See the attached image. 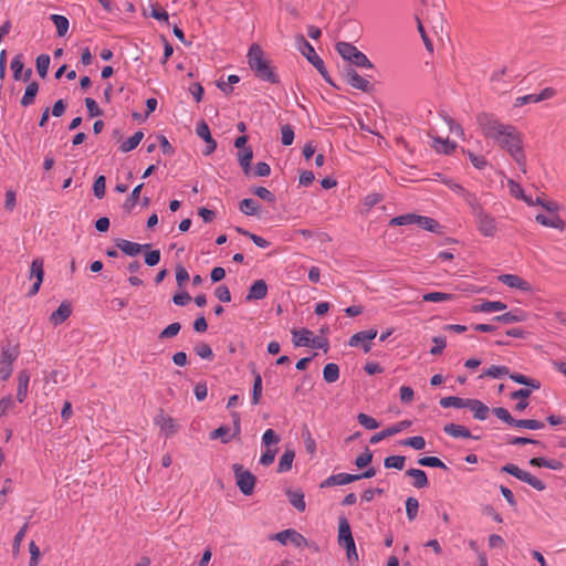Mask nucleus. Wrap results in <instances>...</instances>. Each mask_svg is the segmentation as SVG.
Segmentation results:
<instances>
[{"label":"nucleus","mask_w":566,"mask_h":566,"mask_svg":"<svg viewBox=\"0 0 566 566\" xmlns=\"http://www.w3.org/2000/svg\"><path fill=\"white\" fill-rule=\"evenodd\" d=\"M483 135L493 139L505 149L516 161L523 172L526 171V158L522 147L521 134L513 125L503 124L488 113H481L476 117Z\"/></svg>","instance_id":"1"},{"label":"nucleus","mask_w":566,"mask_h":566,"mask_svg":"<svg viewBox=\"0 0 566 566\" xmlns=\"http://www.w3.org/2000/svg\"><path fill=\"white\" fill-rule=\"evenodd\" d=\"M247 59L250 69L258 78L272 84H277L280 82L275 67L272 65V62L265 57L264 52L259 44L254 43L250 46Z\"/></svg>","instance_id":"2"},{"label":"nucleus","mask_w":566,"mask_h":566,"mask_svg":"<svg viewBox=\"0 0 566 566\" xmlns=\"http://www.w3.org/2000/svg\"><path fill=\"white\" fill-rule=\"evenodd\" d=\"M338 54L352 65L361 69H373L374 64L369 61L367 55L359 51L355 45L348 42H338L336 44Z\"/></svg>","instance_id":"3"},{"label":"nucleus","mask_w":566,"mask_h":566,"mask_svg":"<svg viewBox=\"0 0 566 566\" xmlns=\"http://www.w3.org/2000/svg\"><path fill=\"white\" fill-rule=\"evenodd\" d=\"M232 470L239 490L244 495H251L254 491L256 482L255 476L249 470H245L242 464L239 463H234L232 465Z\"/></svg>","instance_id":"4"},{"label":"nucleus","mask_w":566,"mask_h":566,"mask_svg":"<svg viewBox=\"0 0 566 566\" xmlns=\"http://www.w3.org/2000/svg\"><path fill=\"white\" fill-rule=\"evenodd\" d=\"M502 471L506 472L516 479L527 483L528 485L533 486L537 491L545 490L546 485L543 481L533 476L531 473L520 469L517 465L513 463H507L504 467H502Z\"/></svg>","instance_id":"5"},{"label":"nucleus","mask_w":566,"mask_h":566,"mask_svg":"<svg viewBox=\"0 0 566 566\" xmlns=\"http://www.w3.org/2000/svg\"><path fill=\"white\" fill-rule=\"evenodd\" d=\"M344 78L348 85L361 92L369 93L374 90L373 84L352 66L344 70Z\"/></svg>","instance_id":"6"},{"label":"nucleus","mask_w":566,"mask_h":566,"mask_svg":"<svg viewBox=\"0 0 566 566\" xmlns=\"http://www.w3.org/2000/svg\"><path fill=\"white\" fill-rule=\"evenodd\" d=\"M473 217L475 219L478 230L483 237L492 238L496 234L497 226L494 217L484 210Z\"/></svg>","instance_id":"7"},{"label":"nucleus","mask_w":566,"mask_h":566,"mask_svg":"<svg viewBox=\"0 0 566 566\" xmlns=\"http://www.w3.org/2000/svg\"><path fill=\"white\" fill-rule=\"evenodd\" d=\"M270 539L277 541L282 545L291 543L295 547H303L305 545H308V541L302 534L292 528H287L274 535H271Z\"/></svg>","instance_id":"8"},{"label":"nucleus","mask_w":566,"mask_h":566,"mask_svg":"<svg viewBox=\"0 0 566 566\" xmlns=\"http://www.w3.org/2000/svg\"><path fill=\"white\" fill-rule=\"evenodd\" d=\"M154 423L159 427L160 433L166 438L172 437L179 430L177 421L172 417L166 415L163 410H160L154 418Z\"/></svg>","instance_id":"9"},{"label":"nucleus","mask_w":566,"mask_h":566,"mask_svg":"<svg viewBox=\"0 0 566 566\" xmlns=\"http://www.w3.org/2000/svg\"><path fill=\"white\" fill-rule=\"evenodd\" d=\"M43 277H44L43 260L40 258L34 259L31 263L29 279L30 280L35 279V281L32 284L30 291L28 292L29 296H33L39 292L41 284L43 282Z\"/></svg>","instance_id":"10"},{"label":"nucleus","mask_w":566,"mask_h":566,"mask_svg":"<svg viewBox=\"0 0 566 566\" xmlns=\"http://www.w3.org/2000/svg\"><path fill=\"white\" fill-rule=\"evenodd\" d=\"M233 426H234V428H233L232 436L230 434V428L228 426H221L210 432V439L211 440L221 439V441L223 443H228L233 437L239 436L241 432V427H240V417L238 413H233Z\"/></svg>","instance_id":"11"},{"label":"nucleus","mask_w":566,"mask_h":566,"mask_svg":"<svg viewBox=\"0 0 566 566\" xmlns=\"http://www.w3.org/2000/svg\"><path fill=\"white\" fill-rule=\"evenodd\" d=\"M376 336H377L376 329L358 332L349 338L348 345L352 347H357V346L361 345L364 352L368 353L371 349L370 340H373Z\"/></svg>","instance_id":"12"},{"label":"nucleus","mask_w":566,"mask_h":566,"mask_svg":"<svg viewBox=\"0 0 566 566\" xmlns=\"http://www.w3.org/2000/svg\"><path fill=\"white\" fill-rule=\"evenodd\" d=\"M297 41L298 50L315 69L324 64V61L316 54L313 45L303 35H300Z\"/></svg>","instance_id":"13"},{"label":"nucleus","mask_w":566,"mask_h":566,"mask_svg":"<svg viewBox=\"0 0 566 566\" xmlns=\"http://www.w3.org/2000/svg\"><path fill=\"white\" fill-rule=\"evenodd\" d=\"M116 247L126 255L129 256H136L138 255L143 250L149 249L150 244H139L136 242H132L125 239H117L116 240Z\"/></svg>","instance_id":"14"},{"label":"nucleus","mask_w":566,"mask_h":566,"mask_svg":"<svg viewBox=\"0 0 566 566\" xmlns=\"http://www.w3.org/2000/svg\"><path fill=\"white\" fill-rule=\"evenodd\" d=\"M499 281L512 289H516L523 292L531 291V284L515 274H502L499 276Z\"/></svg>","instance_id":"15"},{"label":"nucleus","mask_w":566,"mask_h":566,"mask_svg":"<svg viewBox=\"0 0 566 566\" xmlns=\"http://www.w3.org/2000/svg\"><path fill=\"white\" fill-rule=\"evenodd\" d=\"M358 481V476L350 473L332 474L321 483V488H331L335 485H345Z\"/></svg>","instance_id":"16"},{"label":"nucleus","mask_w":566,"mask_h":566,"mask_svg":"<svg viewBox=\"0 0 566 566\" xmlns=\"http://www.w3.org/2000/svg\"><path fill=\"white\" fill-rule=\"evenodd\" d=\"M268 294V285L264 280H256L250 286L245 300L248 302L259 301L266 296Z\"/></svg>","instance_id":"17"},{"label":"nucleus","mask_w":566,"mask_h":566,"mask_svg":"<svg viewBox=\"0 0 566 566\" xmlns=\"http://www.w3.org/2000/svg\"><path fill=\"white\" fill-rule=\"evenodd\" d=\"M30 382V374L27 370H21L18 374V388L17 400L22 403L28 397V388Z\"/></svg>","instance_id":"18"},{"label":"nucleus","mask_w":566,"mask_h":566,"mask_svg":"<svg viewBox=\"0 0 566 566\" xmlns=\"http://www.w3.org/2000/svg\"><path fill=\"white\" fill-rule=\"evenodd\" d=\"M526 313L521 308H515L502 315L494 316L492 319L504 324H512L517 322H524L526 319Z\"/></svg>","instance_id":"19"},{"label":"nucleus","mask_w":566,"mask_h":566,"mask_svg":"<svg viewBox=\"0 0 566 566\" xmlns=\"http://www.w3.org/2000/svg\"><path fill=\"white\" fill-rule=\"evenodd\" d=\"M72 314V307L67 302L61 303L56 311L50 316V322L53 325H60L64 323Z\"/></svg>","instance_id":"20"},{"label":"nucleus","mask_w":566,"mask_h":566,"mask_svg":"<svg viewBox=\"0 0 566 566\" xmlns=\"http://www.w3.org/2000/svg\"><path fill=\"white\" fill-rule=\"evenodd\" d=\"M468 409L473 412V417L478 420H485L489 416L490 409L479 399H471L467 403Z\"/></svg>","instance_id":"21"},{"label":"nucleus","mask_w":566,"mask_h":566,"mask_svg":"<svg viewBox=\"0 0 566 566\" xmlns=\"http://www.w3.org/2000/svg\"><path fill=\"white\" fill-rule=\"evenodd\" d=\"M354 542V537L352 535L350 525L347 518H339L338 524V543L340 546H345L348 543Z\"/></svg>","instance_id":"22"},{"label":"nucleus","mask_w":566,"mask_h":566,"mask_svg":"<svg viewBox=\"0 0 566 566\" xmlns=\"http://www.w3.org/2000/svg\"><path fill=\"white\" fill-rule=\"evenodd\" d=\"M443 431L453 438H464V439L473 438L471 434V431L467 427L461 426V424L447 423L443 427Z\"/></svg>","instance_id":"23"},{"label":"nucleus","mask_w":566,"mask_h":566,"mask_svg":"<svg viewBox=\"0 0 566 566\" xmlns=\"http://www.w3.org/2000/svg\"><path fill=\"white\" fill-rule=\"evenodd\" d=\"M530 464L538 468H548L554 471H560L564 468L562 461L557 459H546V458H533L530 460Z\"/></svg>","instance_id":"24"},{"label":"nucleus","mask_w":566,"mask_h":566,"mask_svg":"<svg viewBox=\"0 0 566 566\" xmlns=\"http://www.w3.org/2000/svg\"><path fill=\"white\" fill-rule=\"evenodd\" d=\"M506 308V304L501 301H484L473 307V312L492 313Z\"/></svg>","instance_id":"25"},{"label":"nucleus","mask_w":566,"mask_h":566,"mask_svg":"<svg viewBox=\"0 0 566 566\" xmlns=\"http://www.w3.org/2000/svg\"><path fill=\"white\" fill-rule=\"evenodd\" d=\"M470 401V398H461V397H457V396H449V397H443L440 399L439 403L442 408H458V409H461V408H467L468 407V402Z\"/></svg>","instance_id":"26"},{"label":"nucleus","mask_w":566,"mask_h":566,"mask_svg":"<svg viewBox=\"0 0 566 566\" xmlns=\"http://www.w3.org/2000/svg\"><path fill=\"white\" fill-rule=\"evenodd\" d=\"M406 474L413 479L412 485L417 489H423L428 485L427 473L421 469H409Z\"/></svg>","instance_id":"27"},{"label":"nucleus","mask_w":566,"mask_h":566,"mask_svg":"<svg viewBox=\"0 0 566 566\" xmlns=\"http://www.w3.org/2000/svg\"><path fill=\"white\" fill-rule=\"evenodd\" d=\"M416 226L433 233H438L441 228L439 222L434 219L420 214H417Z\"/></svg>","instance_id":"28"},{"label":"nucleus","mask_w":566,"mask_h":566,"mask_svg":"<svg viewBox=\"0 0 566 566\" xmlns=\"http://www.w3.org/2000/svg\"><path fill=\"white\" fill-rule=\"evenodd\" d=\"M253 158V151L250 147L243 148L238 153V161L244 172V175H249L251 171V160Z\"/></svg>","instance_id":"29"},{"label":"nucleus","mask_w":566,"mask_h":566,"mask_svg":"<svg viewBox=\"0 0 566 566\" xmlns=\"http://www.w3.org/2000/svg\"><path fill=\"white\" fill-rule=\"evenodd\" d=\"M295 458V452L292 449H286L280 458L277 464V472L283 473L292 469V464Z\"/></svg>","instance_id":"30"},{"label":"nucleus","mask_w":566,"mask_h":566,"mask_svg":"<svg viewBox=\"0 0 566 566\" xmlns=\"http://www.w3.org/2000/svg\"><path fill=\"white\" fill-rule=\"evenodd\" d=\"M39 92L38 82H30L24 91V94L21 98V105L28 107L34 103V98Z\"/></svg>","instance_id":"31"},{"label":"nucleus","mask_w":566,"mask_h":566,"mask_svg":"<svg viewBox=\"0 0 566 566\" xmlns=\"http://www.w3.org/2000/svg\"><path fill=\"white\" fill-rule=\"evenodd\" d=\"M239 209L245 216H255L260 211V205L254 199L245 198L240 201Z\"/></svg>","instance_id":"32"},{"label":"nucleus","mask_w":566,"mask_h":566,"mask_svg":"<svg viewBox=\"0 0 566 566\" xmlns=\"http://www.w3.org/2000/svg\"><path fill=\"white\" fill-rule=\"evenodd\" d=\"M535 220L545 227H549V228H554V229H563L564 228V222L558 216L548 217V216L538 213L535 217Z\"/></svg>","instance_id":"33"},{"label":"nucleus","mask_w":566,"mask_h":566,"mask_svg":"<svg viewBox=\"0 0 566 566\" xmlns=\"http://www.w3.org/2000/svg\"><path fill=\"white\" fill-rule=\"evenodd\" d=\"M432 147L440 154L449 155L455 149L457 145H455V143H452L449 139H442L441 137H434Z\"/></svg>","instance_id":"34"},{"label":"nucleus","mask_w":566,"mask_h":566,"mask_svg":"<svg viewBox=\"0 0 566 566\" xmlns=\"http://www.w3.org/2000/svg\"><path fill=\"white\" fill-rule=\"evenodd\" d=\"M290 503L294 506L298 512H304L306 509V503L304 500V493L301 491H291L286 492Z\"/></svg>","instance_id":"35"},{"label":"nucleus","mask_w":566,"mask_h":566,"mask_svg":"<svg viewBox=\"0 0 566 566\" xmlns=\"http://www.w3.org/2000/svg\"><path fill=\"white\" fill-rule=\"evenodd\" d=\"M461 198H463V200L469 205L473 216L484 210L475 193H472L465 189L461 195Z\"/></svg>","instance_id":"36"},{"label":"nucleus","mask_w":566,"mask_h":566,"mask_svg":"<svg viewBox=\"0 0 566 566\" xmlns=\"http://www.w3.org/2000/svg\"><path fill=\"white\" fill-rule=\"evenodd\" d=\"M323 378L326 382L332 384L339 378V367L335 363H328L323 369Z\"/></svg>","instance_id":"37"},{"label":"nucleus","mask_w":566,"mask_h":566,"mask_svg":"<svg viewBox=\"0 0 566 566\" xmlns=\"http://www.w3.org/2000/svg\"><path fill=\"white\" fill-rule=\"evenodd\" d=\"M143 137H144V133L143 132H140V130L136 132L127 140L122 143V145L119 146V150L122 153L132 151L133 149H135L139 145V143L142 142Z\"/></svg>","instance_id":"38"},{"label":"nucleus","mask_w":566,"mask_h":566,"mask_svg":"<svg viewBox=\"0 0 566 566\" xmlns=\"http://www.w3.org/2000/svg\"><path fill=\"white\" fill-rule=\"evenodd\" d=\"M293 342L295 346H310L313 333L310 329L293 331Z\"/></svg>","instance_id":"39"},{"label":"nucleus","mask_w":566,"mask_h":566,"mask_svg":"<svg viewBox=\"0 0 566 566\" xmlns=\"http://www.w3.org/2000/svg\"><path fill=\"white\" fill-rule=\"evenodd\" d=\"M51 20L56 28L57 35L64 36L70 25L67 18L61 14H52Z\"/></svg>","instance_id":"40"},{"label":"nucleus","mask_w":566,"mask_h":566,"mask_svg":"<svg viewBox=\"0 0 566 566\" xmlns=\"http://www.w3.org/2000/svg\"><path fill=\"white\" fill-rule=\"evenodd\" d=\"M50 55L48 54H40L36 57L35 64H36V71L40 77L45 78L49 72L50 66Z\"/></svg>","instance_id":"41"},{"label":"nucleus","mask_w":566,"mask_h":566,"mask_svg":"<svg viewBox=\"0 0 566 566\" xmlns=\"http://www.w3.org/2000/svg\"><path fill=\"white\" fill-rule=\"evenodd\" d=\"M10 67H11L12 73H13V78L15 81H20L22 78V72L24 70L22 54H17V55L13 56V59L11 61V64H10Z\"/></svg>","instance_id":"42"},{"label":"nucleus","mask_w":566,"mask_h":566,"mask_svg":"<svg viewBox=\"0 0 566 566\" xmlns=\"http://www.w3.org/2000/svg\"><path fill=\"white\" fill-rule=\"evenodd\" d=\"M504 375H510V369L506 366L492 365L480 377L500 378Z\"/></svg>","instance_id":"43"},{"label":"nucleus","mask_w":566,"mask_h":566,"mask_svg":"<svg viewBox=\"0 0 566 566\" xmlns=\"http://www.w3.org/2000/svg\"><path fill=\"white\" fill-rule=\"evenodd\" d=\"M417 214L416 213H406L398 217L392 218L389 221V226H409L416 224Z\"/></svg>","instance_id":"44"},{"label":"nucleus","mask_w":566,"mask_h":566,"mask_svg":"<svg viewBox=\"0 0 566 566\" xmlns=\"http://www.w3.org/2000/svg\"><path fill=\"white\" fill-rule=\"evenodd\" d=\"M509 376L513 381L521 384V385L528 386L533 389H539V387H541L539 381H537L535 379H531L522 374H510Z\"/></svg>","instance_id":"45"},{"label":"nucleus","mask_w":566,"mask_h":566,"mask_svg":"<svg viewBox=\"0 0 566 566\" xmlns=\"http://www.w3.org/2000/svg\"><path fill=\"white\" fill-rule=\"evenodd\" d=\"M406 458L403 455H390L387 457L384 461V465L386 469H397L402 470L405 467Z\"/></svg>","instance_id":"46"},{"label":"nucleus","mask_w":566,"mask_h":566,"mask_svg":"<svg viewBox=\"0 0 566 566\" xmlns=\"http://www.w3.org/2000/svg\"><path fill=\"white\" fill-rule=\"evenodd\" d=\"M262 396V377L259 373L254 371V381L252 388V403L258 405Z\"/></svg>","instance_id":"47"},{"label":"nucleus","mask_w":566,"mask_h":566,"mask_svg":"<svg viewBox=\"0 0 566 566\" xmlns=\"http://www.w3.org/2000/svg\"><path fill=\"white\" fill-rule=\"evenodd\" d=\"M193 350L202 359L212 360L214 357L211 347L203 342L196 344Z\"/></svg>","instance_id":"48"},{"label":"nucleus","mask_w":566,"mask_h":566,"mask_svg":"<svg viewBox=\"0 0 566 566\" xmlns=\"http://www.w3.org/2000/svg\"><path fill=\"white\" fill-rule=\"evenodd\" d=\"M18 356H19L18 347H15V346L3 347L2 354H1V363L12 365V363L18 358Z\"/></svg>","instance_id":"49"},{"label":"nucleus","mask_w":566,"mask_h":566,"mask_svg":"<svg viewBox=\"0 0 566 566\" xmlns=\"http://www.w3.org/2000/svg\"><path fill=\"white\" fill-rule=\"evenodd\" d=\"M357 420H358L359 424H361L365 429H368V430H375V429L379 428V426H380V423L375 418H373L364 412L358 413Z\"/></svg>","instance_id":"50"},{"label":"nucleus","mask_w":566,"mask_h":566,"mask_svg":"<svg viewBox=\"0 0 566 566\" xmlns=\"http://www.w3.org/2000/svg\"><path fill=\"white\" fill-rule=\"evenodd\" d=\"M419 502L416 497H408L406 500V514L409 521H413L418 515Z\"/></svg>","instance_id":"51"},{"label":"nucleus","mask_w":566,"mask_h":566,"mask_svg":"<svg viewBox=\"0 0 566 566\" xmlns=\"http://www.w3.org/2000/svg\"><path fill=\"white\" fill-rule=\"evenodd\" d=\"M514 427L525 428L530 430H539L545 427L544 422L534 419L515 420Z\"/></svg>","instance_id":"52"},{"label":"nucleus","mask_w":566,"mask_h":566,"mask_svg":"<svg viewBox=\"0 0 566 566\" xmlns=\"http://www.w3.org/2000/svg\"><path fill=\"white\" fill-rule=\"evenodd\" d=\"M418 463L422 467L439 468L449 470L448 467L437 457H423L418 460Z\"/></svg>","instance_id":"53"},{"label":"nucleus","mask_w":566,"mask_h":566,"mask_svg":"<svg viewBox=\"0 0 566 566\" xmlns=\"http://www.w3.org/2000/svg\"><path fill=\"white\" fill-rule=\"evenodd\" d=\"M180 329H181L180 323H178V322L171 323L159 333L158 338L166 339V338L175 337L176 335H178Z\"/></svg>","instance_id":"54"},{"label":"nucleus","mask_w":566,"mask_h":566,"mask_svg":"<svg viewBox=\"0 0 566 566\" xmlns=\"http://www.w3.org/2000/svg\"><path fill=\"white\" fill-rule=\"evenodd\" d=\"M252 193H254L255 196H258L260 199L269 202V203H275L276 201V198L275 196L269 190L266 189L265 187H254L252 189Z\"/></svg>","instance_id":"55"},{"label":"nucleus","mask_w":566,"mask_h":566,"mask_svg":"<svg viewBox=\"0 0 566 566\" xmlns=\"http://www.w3.org/2000/svg\"><path fill=\"white\" fill-rule=\"evenodd\" d=\"M402 446L411 447L415 450H422L426 447V440L421 436H413L401 441Z\"/></svg>","instance_id":"56"},{"label":"nucleus","mask_w":566,"mask_h":566,"mask_svg":"<svg viewBox=\"0 0 566 566\" xmlns=\"http://www.w3.org/2000/svg\"><path fill=\"white\" fill-rule=\"evenodd\" d=\"M422 300L424 302H436V303H439V302H446V301L452 300V295L448 294V293H442V292H431V293L424 294L422 296Z\"/></svg>","instance_id":"57"},{"label":"nucleus","mask_w":566,"mask_h":566,"mask_svg":"<svg viewBox=\"0 0 566 566\" xmlns=\"http://www.w3.org/2000/svg\"><path fill=\"white\" fill-rule=\"evenodd\" d=\"M14 408L15 402L10 395L0 399V417L7 416Z\"/></svg>","instance_id":"58"},{"label":"nucleus","mask_w":566,"mask_h":566,"mask_svg":"<svg viewBox=\"0 0 566 566\" xmlns=\"http://www.w3.org/2000/svg\"><path fill=\"white\" fill-rule=\"evenodd\" d=\"M493 413L500 419L502 420L503 422L510 424V426H513L515 424V420L511 413L507 411V409L503 408V407H496L493 409Z\"/></svg>","instance_id":"59"},{"label":"nucleus","mask_w":566,"mask_h":566,"mask_svg":"<svg viewBox=\"0 0 566 566\" xmlns=\"http://www.w3.org/2000/svg\"><path fill=\"white\" fill-rule=\"evenodd\" d=\"M443 119L447 123L451 133H453L460 138H464V130L459 123H457L453 118H451L448 115L443 116Z\"/></svg>","instance_id":"60"},{"label":"nucleus","mask_w":566,"mask_h":566,"mask_svg":"<svg viewBox=\"0 0 566 566\" xmlns=\"http://www.w3.org/2000/svg\"><path fill=\"white\" fill-rule=\"evenodd\" d=\"M294 140V130L291 125H284L281 127V142L284 146L292 145Z\"/></svg>","instance_id":"61"},{"label":"nucleus","mask_w":566,"mask_h":566,"mask_svg":"<svg viewBox=\"0 0 566 566\" xmlns=\"http://www.w3.org/2000/svg\"><path fill=\"white\" fill-rule=\"evenodd\" d=\"M106 179L104 176H98L93 184V191L95 197L102 199L105 196Z\"/></svg>","instance_id":"62"},{"label":"nucleus","mask_w":566,"mask_h":566,"mask_svg":"<svg viewBox=\"0 0 566 566\" xmlns=\"http://www.w3.org/2000/svg\"><path fill=\"white\" fill-rule=\"evenodd\" d=\"M196 134L205 142L212 139L210 128L205 120H200L196 126Z\"/></svg>","instance_id":"63"},{"label":"nucleus","mask_w":566,"mask_h":566,"mask_svg":"<svg viewBox=\"0 0 566 566\" xmlns=\"http://www.w3.org/2000/svg\"><path fill=\"white\" fill-rule=\"evenodd\" d=\"M280 442V437L275 433L273 429H268L262 436V443L266 448H269L272 444H276Z\"/></svg>","instance_id":"64"}]
</instances>
